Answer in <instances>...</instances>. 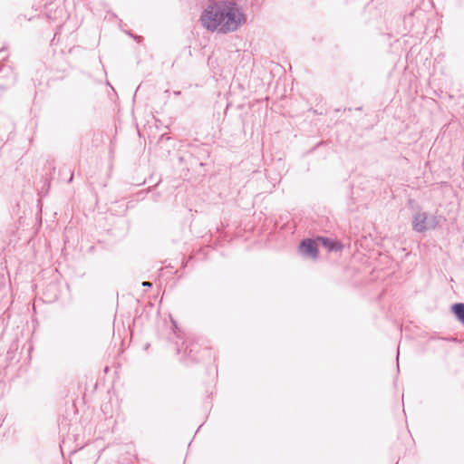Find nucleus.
I'll list each match as a JSON object with an SVG mask.
<instances>
[{"label":"nucleus","mask_w":464,"mask_h":464,"mask_svg":"<svg viewBox=\"0 0 464 464\" xmlns=\"http://www.w3.org/2000/svg\"><path fill=\"white\" fill-rule=\"evenodd\" d=\"M204 28L223 34L235 32L246 22V15L234 1H216L204 9L200 15Z\"/></svg>","instance_id":"obj_1"},{"label":"nucleus","mask_w":464,"mask_h":464,"mask_svg":"<svg viewBox=\"0 0 464 464\" xmlns=\"http://www.w3.org/2000/svg\"><path fill=\"white\" fill-rule=\"evenodd\" d=\"M199 351L198 344L191 340H186L182 343L181 347H178V353L181 354L182 360L197 361V353Z\"/></svg>","instance_id":"obj_2"},{"label":"nucleus","mask_w":464,"mask_h":464,"mask_svg":"<svg viewBox=\"0 0 464 464\" xmlns=\"http://www.w3.org/2000/svg\"><path fill=\"white\" fill-rule=\"evenodd\" d=\"M299 250L304 257L312 259L317 258L318 246L316 242L311 238L302 240Z\"/></svg>","instance_id":"obj_3"},{"label":"nucleus","mask_w":464,"mask_h":464,"mask_svg":"<svg viewBox=\"0 0 464 464\" xmlns=\"http://www.w3.org/2000/svg\"><path fill=\"white\" fill-rule=\"evenodd\" d=\"M427 218L428 216L425 212H419L415 214L412 221L413 229L420 233L426 231Z\"/></svg>","instance_id":"obj_4"},{"label":"nucleus","mask_w":464,"mask_h":464,"mask_svg":"<svg viewBox=\"0 0 464 464\" xmlns=\"http://www.w3.org/2000/svg\"><path fill=\"white\" fill-rule=\"evenodd\" d=\"M318 240L329 251H338V250H341V248H342V246L339 243L334 242L328 237H318Z\"/></svg>","instance_id":"obj_5"},{"label":"nucleus","mask_w":464,"mask_h":464,"mask_svg":"<svg viewBox=\"0 0 464 464\" xmlns=\"http://www.w3.org/2000/svg\"><path fill=\"white\" fill-rule=\"evenodd\" d=\"M452 313L456 318L464 324V303L454 304L451 306Z\"/></svg>","instance_id":"obj_6"},{"label":"nucleus","mask_w":464,"mask_h":464,"mask_svg":"<svg viewBox=\"0 0 464 464\" xmlns=\"http://www.w3.org/2000/svg\"><path fill=\"white\" fill-rule=\"evenodd\" d=\"M14 81H15V77L14 75L10 72L9 76L7 77V79L5 80V82H0V89H5L9 86H11L12 84L14 83Z\"/></svg>","instance_id":"obj_7"},{"label":"nucleus","mask_w":464,"mask_h":464,"mask_svg":"<svg viewBox=\"0 0 464 464\" xmlns=\"http://www.w3.org/2000/svg\"><path fill=\"white\" fill-rule=\"evenodd\" d=\"M142 285L145 286V287H151L152 286V284L149 281H145L142 283Z\"/></svg>","instance_id":"obj_8"},{"label":"nucleus","mask_w":464,"mask_h":464,"mask_svg":"<svg viewBox=\"0 0 464 464\" xmlns=\"http://www.w3.org/2000/svg\"><path fill=\"white\" fill-rule=\"evenodd\" d=\"M72 179H73V174H71V176H70V179H69L68 182H69V183H70V182H72Z\"/></svg>","instance_id":"obj_9"},{"label":"nucleus","mask_w":464,"mask_h":464,"mask_svg":"<svg viewBox=\"0 0 464 464\" xmlns=\"http://www.w3.org/2000/svg\"><path fill=\"white\" fill-rule=\"evenodd\" d=\"M172 324H173V325H174L175 327H177V325H176V322L172 321Z\"/></svg>","instance_id":"obj_10"},{"label":"nucleus","mask_w":464,"mask_h":464,"mask_svg":"<svg viewBox=\"0 0 464 464\" xmlns=\"http://www.w3.org/2000/svg\"><path fill=\"white\" fill-rule=\"evenodd\" d=\"M396 359H397V360L399 359V353H397Z\"/></svg>","instance_id":"obj_11"}]
</instances>
